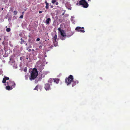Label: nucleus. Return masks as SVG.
<instances>
[{"instance_id":"nucleus-1","label":"nucleus","mask_w":130,"mask_h":130,"mask_svg":"<svg viewBox=\"0 0 130 130\" xmlns=\"http://www.w3.org/2000/svg\"><path fill=\"white\" fill-rule=\"evenodd\" d=\"M38 75V72L36 68H34L33 69L31 73L29 79L31 80L35 79Z\"/></svg>"},{"instance_id":"nucleus-2","label":"nucleus","mask_w":130,"mask_h":130,"mask_svg":"<svg viewBox=\"0 0 130 130\" xmlns=\"http://www.w3.org/2000/svg\"><path fill=\"white\" fill-rule=\"evenodd\" d=\"M73 79V76L71 75H70L68 78H66L65 79V83L67 85H69L71 84Z\"/></svg>"},{"instance_id":"nucleus-3","label":"nucleus","mask_w":130,"mask_h":130,"mask_svg":"<svg viewBox=\"0 0 130 130\" xmlns=\"http://www.w3.org/2000/svg\"><path fill=\"white\" fill-rule=\"evenodd\" d=\"M79 4L82 5V6L85 8H87L89 6L88 4L86 2L85 0H82L80 1L79 2Z\"/></svg>"},{"instance_id":"nucleus-4","label":"nucleus","mask_w":130,"mask_h":130,"mask_svg":"<svg viewBox=\"0 0 130 130\" xmlns=\"http://www.w3.org/2000/svg\"><path fill=\"white\" fill-rule=\"evenodd\" d=\"M7 85H9L12 88H14L15 86V83L14 82L11 80H9L8 82H7Z\"/></svg>"},{"instance_id":"nucleus-5","label":"nucleus","mask_w":130,"mask_h":130,"mask_svg":"<svg viewBox=\"0 0 130 130\" xmlns=\"http://www.w3.org/2000/svg\"><path fill=\"white\" fill-rule=\"evenodd\" d=\"M75 30L78 32H84L85 31L84 29H81V27H77L76 28Z\"/></svg>"},{"instance_id":"nucleus-6","label":"nucleus","mask_w":130,"mask_h":130,"mask_svg":"<svg viewBox=\"0 0 130 130\" xmlns=\"http://www.w3.org/2000/svg\"><path fill=\"white\" fill-rule=\"evenodd\" d=\"M50 85L48 83H47L45 84L44 88L46 90L50 89Z\"/></svg>"},{"instance_id":"nucleus-7","label":"nucleus","mask_w":130,"mask_h":130,"mask_svg":"<svg viewBox=\"0 0 130 130\" xmlns=\"http://www.w3.org/2000/svg\"><path fill=\"white\" fill-rule=\"evenodd\" d=\"M72 82V87H73L76 85L77 84H78V81L77 80H74L73 79Z\"/></svg>"},{"instance_id":"nucleus-8","label":"nucleus","mask_w":130,"mask_h":130,"mask_svg":"<svg viewBox=\"0 0 130 130\" xmlns=\"http://www.w3.org/2000/svg\"><path fill=\"white\" fill-rule=\"evenodd\" d=\"M46 72H41L40 75V78L41 79H42L45 76V75L46 74Z\"/></svg>"},{"instance_id":"nucleus-9","label":"nucleus","mask_w":130,"mask_h":130,"mask_svg":"<svg viewBox=\"0 0 130 130\" xmlns=\"http://www.w3.org/2000/svg\"><path fill=\"white\" fill-rule=\"evenodd\" d=\"M59 79L57 78H53V82L54 83H56V84H58L59 83Z\"/></svg>"},{"instance_id":"nucleus-10","label":"nucleus","mask_w":130,"mask_h":130,"mask_svg":"<svg viewBox=\"0 0 130 130\" xmlns=\"http://www.w3.org/2000/svg\"><path fill=\"white\" fill-rule=\"evenodd\" d=\"M61 35L63 37H66V35L65 34L64 31L62 30V31L61 32Z\"/></svg>"},{"instance_id":"nucleus-11","label":"nucleus","mask_w":130,"mask_h":130,"mask_svg":"<svg viewBox=\"0 0 130 130\" xmlns=\"http://www.w3.org/2000/svg\"><path fill=\"white\" fill-rule=\"evenodd\" d=\"M57 36L56 35H55L53 38V43H55L56 40L57 39Z\"/></svg>"},{"instance_id":"nucleus-12","label":"nucleus","mask_w":130,"mask_h":130,"mask_svg":"<svg viewBox=\"0 0 130 130\" xmlns=\"http://www.w3.org/2000/svg\"><path fill=\"white\" fill-rule=\"evenodd\" d=\"M13 88L9 85H7L6 87V89L7 90H10L12 89Z\"/></svg>"},{"instance_id":"nucleus-13","label":"nucleus","mask_w":130,"mask_h":130,"mask_svg":"<svg viewBox=\"0 0 130 130\" xmlns=\"http://www.w3.org/2000/svg\"><path fill=\"white\" fill-rule=\"evenodd\" d=\"M51 21V19L50 18H48L45 21V23L47 24H49L50 22Z\"/></svg>"},{"instance_id":"nucleus-14","label":"nucleus","mask_w":130,"mask_h":130,"mask_svg":"<svg viewBox=\"0 0 130 130\" xmlns=\"http://www.w3.org/2000/svg\"><path fill=\"white\" fill-rule=\"evenodd\" d=\"M44 65L42 64H41L39 66H38L39 69L40 70H42L44 68Z\"/></svg>"},{"instance_id":"nucleus-15","label":"nucleus","mask_w":130,"mask_h":130,"mask_svg":"<svg viewBox=\"0 0 130 130\" xmlns=\"http://www.w3.org/2000/svg\"><path fill=\"white\" fill-rule=\"evenodd\" d=\"M53 81V78H50L48 81V83L51 84V85H52V83Z\"/></svg>"},{"instance_id":"nucleus-16","label":"nucleus","mask_w":130,"mask_h":130,"mask_svg":"<svg viewBox=\"0 0 130 130\" xmlns=\"http://www.w3.org/2000/svg\"><path fill=\"white\" fill-rule=\"evenodd\" d=\"M21 40L20 43L22 44H23V43L25 44V43L26 42L24 41V40L23 39L22 37L21 38Z\"/></svg>"},{"instance_id":"nucleus-17","label":"nucleus","mask_w":130,"mask_h":130,"mask_svg":"<svg viewBox=\"0 0 130 130\" xmlns=\"http://www.w3.org/2000/svg\"><path fill=\"white\" fill-rule=\"evenodd\" d=\"M45 3L46 5L45 8L46 9H47L48 8L49 4L46 1H45Z\"/></svg>"},{"instance_id":"nucleus-18","label":"nucleus","mask_w":130,"mask_h":130,"mask_svg":"<svg viewBox=\"0 0 130 130\" xmlns=\"http://www.w3.org/2000/svg\"><path fill=\"white\" fill-rule=\"evenodd\" d=\"M11 30L10 28H7L6 29V31L7 32H9Z\"/></svg>"},{"instance_id":"nucleus-19","label":"nucleus","mask_w":130,"mask_h":130,"mask_svg":"<svg viewBox=\"0 0 130 130\" xmlns=\"http://www.w3.org/2000/svg\"><path fill=\"white\" fill-rule=\"evenodd\" d=\"M6 80L5 79L4 77L2 83H5L6 82Z\"/></svg>"},{"instance_id":"nucleus-20","label":"nucleus","mask_w":130,"mask_h":130,"mask_svg":"<svg viewBox=\"0 0 130 130\" xmlns=\"http://www.w3.org/2000/svg\"><path fill=\"white\" fill-rule=\"evenodd\" d=\"M53 43L55 46H56L58 45V43L57 42H56V41L55 42V43Z\"/></svg>"},{"instance_id":"nucleus-21","label":"nucleus","mask_w":130,"mask_h":130,"mask_svg":"<svg viewBox=\"0 0 130 130\" xmlns=\"http://www.w3.org/2000/svg\"><path fill=\"white\" fill-rule=\"evenodd\" d=\"M4 77L6 80H8L9 79V78L8 77H6L5 76H4Z\"/></svg>"},{"instance_id":"nucleus-22","label":"nucleus","mask_w":130,"mask_h":130,"mask_svg":"<svg viewBox=\"0 0 130 130\" xmlns=\"http://www.w3.org/2000/svg\"><path fill=\"white\" fill-rule=\"evenodd\" d=\"M56 1V0H52L51 2L53 4H54Z\"/></svg>"},{"instance_id":"nucleus-23","label":"nucleus","mask_w":130,"mask_h":130,"mask_svg":"<svg viewBox=\"0 0 130 130\" xmlns=\"http://www.w3.org/2000/svg\"><path fill=\"white\" fill-rule=\"evenodd\" d=\"M14 14L15 15L17 14L18 13V11H15L13 12Z\"/></svg>"},{"instance_id":"nucleus-24","label":"nucleus","mask_w":130,"mask_h":130,"mask_svg":"<svg viewBox=\"0 0 130 130\" xmlns=\"http://www.w3.org/2000/svg\"><path fill=\"white\" fill-rule=\"evenodd\" d=\"M25 77L26 79V80H27L28 79V75H25Z\"/></svg>"},{"instance_id":"nucleus-25","label":"nucleus","mask_w":130,"mask_h":130,"mask_svg":"<svg viewBox=\"0 0 130 130\" xmlns=\"http://www.w3.org/2000/svg\"><path fill=\"white\" fill-rule=\"evenodd\" d=\"M58 30L60 32H61L62 31V30H61L60 28H58Z\"/></svg>"},{"instance_id":"nucleus-26","label":"nucleus","mask_w":130,"mask_h":130,"mask_svg":"<svg viewBox=\"0 0 130 130\" xmlns=\"http://www.w3.org/2000/svg\"><path fill=\"white\" fill-rule=\"evenodd\" d=\"M38 86H37L34 89V90H38Z\"/></svg>"},{"instance_id":"nucleus-27","label":"nucleus","mask_w":130,"mask_h":130,"mask_svg":"<svg viewBox=\"0 0 130 130\" xmlns=\"http://www.w3.org/2000/svg\"><path fill=\"white\" fill-rule=\"evenodd\" d=\"M53 46L52 45L50 47H48V48H50L51 49H52L53 48Z\"/></svg>"},{"instance_id":"nucleus-28","label":"nucleus","mask_w":130,"mask_h":130,"mask_svg":"<svg viewBox=\"0 0 130 130\" xmlns=\"http://www.w3.org/2000/svg\"><path fill=\"white\" fill-rule=\"evenodd\" d=\"M19 18H20L22 19L23 18V14L21 15Z\"/></svg>"},{"instance_id":"nucleus-29","label":"nucleus","mask_w":130,"mask_h":130,"mask_svg":"<svg viewBox=\"0 0 130 130\" xmlns=\"http://www.w3.org/2000/svg\"><path fill=\"white\" fill-rule=\"evenodd\" d=\"M24 71L25 72H26L27 71V68L26 67L24 69Z\"/></svg>"},{"instance_id":"nucleus-30","label":"nucleus","mask_w":130,"mask_h":130,"mask_svg":"<svg viewBox=\"0 0 130 130\" xmlns=\"http://www.w3.org/2000/svg\"><path fill=\"white\" fill-rule=\"evenodd\" d=\"M72 35H67V37H70Z\"/></svg>"},{"instance_id":"nucleus-31","label":"nucleus","mask_w":130,"mask_h":130,"mask_svg":"<svg viewBox=\"0 0 130 130\" xmlns=\"http://www.w3.org/2000/svg\"><path fill=\"white\" fill-rule=\"evenodd\" d=\"M40 39L39 38H38L36 39V41H40Z\"/></svg>"},{"instance_id":"nucleus-32","label":"nucleus","mask_w":130,"mask_h":130,"mask_svg":"<svg viewBox=\"0 0 130 130\" xmlns=\"http://www.w3.org/2000/svg\"><path fill=\"white\" fill-rule=\"evenodd\" d=\"M42 47V46L41 45H40L39 47V48L40 49Z\"/></svg>"},{"instance_id":"nucleus-33","label":"nucleus","mask_w":130,"mask_h":130,"mask_svg":"<svg viewBox=\"0 0 130 130\" xmlns=\"http://www.w3.org/2000/svg\"><path fill=\"white\" fill-rule=\"evenodd\" d=\"M31 51V49H29L28 50V51L29 52H30Z\"/></svg>"},{"instance_id":"nucleus-34","label":"nucleus","mask_w":130,"mask_h":130,"mask_svg":"<svg viewBox=\"0 0 130 130\" xmlns=\"http://www.w3.org/2000/svg\"><path fill=\"white\" fill-rule=\"evenodd\" d=\"M56 5H57L58 4V2H56Z\"/></svg>"},{"instance_id":"nucleus-35","label":"nucleus","mask_w":130,"mask_h":130,"mask_svg":"<svg viewBox=\"0 0 130 130\" xmlns=\"http://www.w3.org/2000/svg\"><path fill=\"white\" fill-rule=\"evenodd\" d=\"M22 57H20V59L21 60H22Z\"/></svg>"},{"instance_id":"nucleus-36","label":"nucleus","mask_w":130,"mask_h":130,"mask_svg":"<svg viewBox=\"0 0 130 130\" xmlns=\"http://www.w3.org/2000/svg\"><path fill=\"white\" fill-rule=\"evenodd\" d=\"M39 13H41L42 12V11H39Z\"/></svg>"},{"instance_id":"nucleus-37","label":"nucleus","mask_w":130,"mask_h":130,"mask_svg":"<svg viewBox=\"0 0 130 130\" xmlns=\"http://www.w3.org/2000/svg\"><path fill=\"white\" fill-rule=\"evenodd\" d=\"M53 7V5L51 6V8H52Z\"/></svg>"},{"instance_id":"nucleus-38","label":"nucleus","mask_w":130,"mask_h":130,"mask_svg":"<svg viewBox=\"0 0 130 130\" xmlns=\"http://www.w3.org/2000/svg\"><path fill=\"white\" fill-rule=\"evenodd\" d=\"M26 46H27V43H25V44H24Z\"/></svg>"},{"instance_id":"nucleus-39","label":"nucleus","mask_w":130,"mask_h":130,"mask_svg":"<svg viewBox=\"0 0 130 130\" xmlns=\"http://www.w3.org/2000/svg\"><path fill=\"white\" fill-rule=\"evenodd\" d=\"M84 27H81V29H84Z\"/></svg>"},{"instance_id":"nucleus-40","label":"nucleus","mask_w":130,"mask_h":130,"mask_svg":"<svg viewBox=\"0 0 130 130\" xmlns=\"http://www.w3.org/2000/svg\"><path fill=\"white\" fill-rule=\"evenodd\" d=\"M64 13H62V14H61V15H62H62H64Z\"/></svg>"},{"instance_id":"nucleus-41","label":"nucleus","mask_w":130,"mask_h":130,"mask_svg":"<svg viewBox=\"0 0 130 130\" xmlns=\"http://www.w3.org/2000/svg\"><path fill=\"white\" fill-rule=\"evenodd\" d=\"M32 51H34V49H32Z\"/></svg>"},{"instance_id":"nucleus-42","label":"nucleus","mask_w":130,"mask_h":130,"mask_svg":"<svg viewBox=\"0 0 130 130\" xmlns=\"http://www.w3.org/2000/svg\"><path fill=\"white\" fill-rule=\"evenodd\" d=\"M26 59L27 60L28 59V58L27 57L26 58Z\"/></svg>"},{"instance_id":"nucleus-43","label":"nucleus","mask_w":130,"mask_h":130,"mask_svg":"<svg viewBox=\"0 0 130 130\" xmlns=\"http://www.w3.org/2000/svg\"><path fill=\"white\" fill-rule=\"evenodd\" d=\"M91 1V0H88V1H89V2H90Z\"/></svg>"},{"instance_id":"nucleus-44","label":"nucleus","mask_w":130,"mask_h":130,"mask_svg":"<svg viewBox=\"0 0 130 130\" xmlns=\"http://www.w3.org/2000/svg\"><path fill=\"white\" fill-rule=\"evenodd\" d=\"M29 48V47H27V50Z\"/></svg>"},{"instance_id":"nucleus-45","label":"nucleus","mask_w":130,"mask_h":130,"mask_svg":"<svg viewBox=\"0 0 130 130\" xmlns=\"http://www.w3.org/2000/svg\"><path fill=\"white\" fill-rule=\"evenodd\" d=\"M38 50V48H36V50Z\"/></svg>"},{"instance_id":"nucleus-46","label":"nucleus","mask_w":130,"mask_h":130,"mask_svg":"<svg viewBox=\"0 0 130 130\" xmlns=\"http://www.w3.org/2000/svg\"><path fill=\"white\" fill-rule=\"evenodd\" d=\"M24 13V12H23L22 13Z\"/></svg>"},{"instance_id":"nucleus-47","label":"nucleus","mask_w":130,"mask_h":130,"mask_svg":"<svg viewBox=\"0 0 130 130\" xmlns=\"http://www.w3.org/2000/svg\"><path fill=\"white\" fill-rule=\"evenodd\" d=\"M3 8H2V10H3Z\"/></svg>"}]
</instances>
